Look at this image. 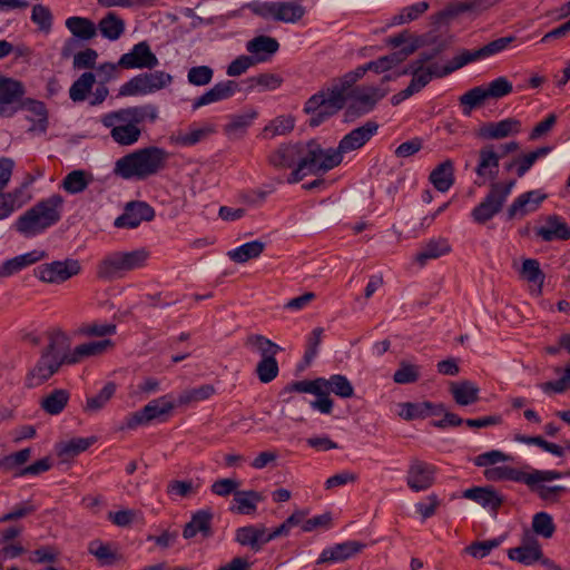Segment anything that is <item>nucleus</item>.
<instances>
[{"label": "nucleus", "instance_id": "59", "mask_svg": "<svg viewBox=\"0 0 570 570\" xmlns=\"http://www.w3.org/2000/svg\"><path fill=\"white\" fill-rule=\"evenodd\" d=\"M521 275L530 284L537 286L535 293L537 295H540L546 276L540 268L539 262L534 258L524 259L522 263Z\"/></svg>", "mask_w": 570, "mask_h": 570}, {"label": "nucleus", "instance_id": "32", "mask_svg": "<svg viewBox=\"0 0 570 570\" xmlns=\"http://www.w3.org/2000/svg\"><path fill=\"white\" fill-rule=\"evenodd\" d=\"M324 90L327 108L330 109L328 112H323L322 116H318L315 121L328 120L332 116L336 115L345 107L348 98L347 91L342 86H340L336 79H334L332 85Z\"/></svg>", "mask_w": 570, "mask_h": 570}, {"label": "nucleus", "instance_id": "14", "mask_svg": "<svg viewBox=\"0 0 570 570\" xmlns=\"http://www.w3.org/2000/svg\"><path fill=\"white\" fill-rule=\"evenodd\" d=\"M438 468L426 461L412 458L406 470V485L413 492L429 490L436 479Z\"/></svg>", "mask_w": 570, "mask_h": 570}, {"label": "nucleus", "instance_id": "60", "mask_svg": "<svg viewBox=\"0 0 570 570\" xmlns=\"http://www.w3.org/2000/svg\"><path fill=\"white\" fill-rule=\"evenodd\" d=\"M295 120L292 116H278L263 129V137L273 139L276 136L286 135L294 129Z\"/></svg>", "mask_w": 570, "mask_h": 570}, {"label": "nucleus", "instance_id": "52", "mask_svg": "<svg viewBox=\"0 0 570 570\" xmlns=\"http://www.w3.org/2000/svg\"><path fill=\"white\" fill-rule=\"evenodd\" d=\"M91 180V174L82 169H76L67 174L61 186L67 193L75 195L82 193L89 186Z\"/></svg>", "mask_w": 570, "mask_h": 570}, {"label": "nucleus", "instance_id": "6", "mask_svg": "<svg viewBox=\"0 0 570 570\" xmlns=\"http://www.w3.org/2000/svg\"><path fill=\"white\" fill-rule=\"evenodd\" d=\"M246 7L263 19H272L284 23H296L305 14V8L296 1H253Z\"/></svg>", "mask_w": 570, "mask_h": 570}, {"label": "nucleus", "instance_id": "4", "mask_svg": "<svg viewBox=\"0 0 570 570\" xmlns=\"http://www.w3.org/2000/svg\"><path fill=\"white\" fill-rule=\"evenodd\" d=\"M148 257L145 248L109 253L99 262L97 277L104 281L122 278L128 272L144 267Z\"/></svg>", "mask_w": 570, "mask_h": 570}, {"label": "nucleus", "instance_id": "40", "mask_svg": "<svg viewBox=\"0 0 570 570\" xmlns=\"http://www.w3.org/2000/svg\"><path fill=\"white\" fill-rule=\"evenodd\" d=\"M65 26L80 41H89L97 36V26L89 18L72 16L67 18Z\"/></svg>", "mask_w": 570, "mask_h": 570}, {"label": "nucleus", "instance_id": "23", "mask_svg": "<svg viewBox=\"0 0 570 570\" xmlns=\"http://www.w3.org/2000/svg\"><path fill=\"white\" fill-rule=\"evenodd\" d=\"M69 337L61 330L52 331L49 334V343L41 352L42 356H48L51 361H57L59 365L72 364L71 352L69 351Z\"/></svg>", "mask_w": 570, "mask_h": 570}, {"label": "nucleus", "instance_id": "49", "mask_svg": "<svg viewBox=\"0 0 570 570\" xmlns=\"http://www.w3.org/2000/svg\"><path fill=\"white\" fill-rule=\"evenodd\" d=\"M122 122H129L137 126L149 119L154 122L157 119V108L154 105H144L121 109Z\"/></svg>", "mask_w": 570, "mask_h": 570}, {"label": "nucleus", "instance_id": "11", "mask_svg": "<svg viewBox=\"0 0 570 570\" xmlns=\"http://www.w3.org/2000/svg\"><path fill=\"white\" fill-rule=\"evenodd\" d=\"M451 69L448 63L440 65L439 62H432L428 66L419 63L413 60L406 68H404L400 75H411L412 79L409 86L414 92L421 91L433 78H443L451 75Z\"/></svg>", "mask_w": 570, "mask_h": 570}, {"label": "nucleus", "instance_id": "25", "mask_svg": "<svg viewBox=\"0 0 570 570\" xmlns=\"http://www.w3.org/2000/svg\"><path fill=\"white\" fill-rule=\"evenodd\" d=\"M238 90V83L234 80L217 82L213 88L194 100L193 109L196 110L203 106L226 100L233 97Z\"/></svg>", "mask_w": 570, "mask_h": 570}, {"label": "nucleus", "instance_id": "38", "mask_svg": "<svg viewBox=\"0 0 570 570\" xmlns=\"http://www.w3.org/2000/svg\"><path fill=\"white\" fill-rule=\"evenodd\" d=\"M450 392L458 405L466 406L479 401L480 389L475 383L469 380L452 382Z\"/></svg>", "mask_w": 570, "mask_h": 570}, {"label": "nucleus", "instance_id": "29", "mask_svg": "<svg viewBox=\"0 0 570 570\" xmlns=\"http://www.w3.org/2000/svg\"><path fill=\"white\" fill-rule=\"evenodd\" d=\"M46 257L47 253L45 250L35 249L22 255H18L13 258L7 259L0 265V278L9 277L13 274H17L23 268L32 264H36Z\"/></svg>", "mask_w": 570, "mask_h": 570}, {"label": "nucleus", "instance_id": "30", "mask_svg": "<svg viewBox=\"0 0 570 570\" xmlns=\"http://www.w3.org/2000/svg\"><path fill=\"white\" fill-rule=\"evenodd\" d=\"M30 199L26 185H21L10 191L0 193V220L10 217Z\"/></svg>", "mask_w": 570, "mask_h": 570}, {"label": "nucleus", "instance_id": "61", "mask_svg": "<svg viewBox=\"0 0 570 570\" xmlns=\"http://www.w3.org/2000/svg\"><path fill=\"white\" fill-rule=\"evenodd\" d=\"M216 390L214 385L203 384L180 393L177 399V403L178 405H187L189 403L205 401L213 396Z\"/></svg>", "mask_w": 570, "mask_h": 570}, {"label": "nucleus", "instance_id": "62", "mask_svg": "<svg viewBox=\"0 0 570 570\" xmlns=\"http://www.w3.org/2000/svg\"><path fill=\"white\" fill-rule=\"evenodd\" d=\"M88 551L90 554L95 556L102 566H111L118 559L117 552L111 549V546L100 540L91 541Z\"/></svg>", "mask_w": 570, "mask_h": 570}, {"label": "nucleus", "instance_id": "24", "mask_svg": "<svg viewBox=\"0 0 570 570\" xmlns=\"http://www.w3.org/2000/svg\"><path fill=\"white\" fill-rule=\"evenodd\" d=\"M303 154V144H283L268 156V163L276 169L297 166Z\"/></svg>", "mask_w": 570, "mask_h": 570}, {"label": "nucleus", "instance_id": "46", "mask_svg": "<svg viewBox=\"0 0 570 570\" xmlns=\"http://www.w3.org/2000/svg\"><path fill=\"white\" fill-rule=\"evenodd\" d=\"M125 21L115 12H108L97 24L101 36L110 41L118 40L125 32Z\"/></svg>", "mask_w": 570, "mask_h": 570}, {"label": "nucleus", "instance_id": "16", "mask_svg": "<svg viewBox=\"0 0 570 570\" xmlns=\"http://www.w3.org/2000/svg\"><path fill=\"white\" fill-rule=\"evenodd\" d=\"M379 130V124L374 120H367L364 125L351 130L340 140L336 150L343 157L344 154L357 150L365 146Z\"/></svg>", "mask_w": 570, "mask_h": 570}, {"label": "nucleus", "instance_id": "5", "mask_svg": "<svg viewBox=\"0 0 570 570\" xmlns=\"http://www.w3.org/2000/svg\"><path fill=\"white\" fill-rule=\"evenodd\" d=\"M517 180L492 181L484 198L471 210L474 223L484 225L498 215L510 196Z\"/></svg>", "mask_w": 570, "mask_h": 570}, {"label": "nucleus", "instance_id": "53", "mask_svg": "<svg viewBox=\"0 0 570 570\" xmlns=\"http://www.w3.org/2000/svg\"><path fill=\"white\" fill-rule=\"evenodd\" d=\"M96 82V77L92 72H83L69 88V97L73 102L85 101Z\"/></svg>", "mask_w": 570, "mask_h": 570}, {"label": "nucleus", "instance_id": "8", "mask_svg": "<svg viewBox=\"0 0 570 570\" xmlns=\"http://www.w3.org/2000/svg\"><path fill=\"white\" fill-rule=\"evenodd\" d=\"M387 94L389 89L374 86L355 88L350 95L351 102L345 110V119L352 121L370 114Z\"/></svg>", "mask_w": 570, "mask_h": 570}, {"label": "nucleus", "instance_id": "20", "mask_svg": "<svg viewBox=\"0 0 570 570\" xmlns=\"http://www.w3.org/2000/svg\"><path fill=\"white\" fill-rule=\"evenodd\" d=\"M522 130V124L519 119L509 117L500 121H490L483 124L478 136L482 139L494 140L515 136Z\"/></svg>", "mask_w": 570, "mask_h": 570}, {"label": "nucleus", "instance_id": "17", "mask_svg": "<svg viewBox=\"0 0 570 570\" xmlns=\"http://www.w3.org/2000/svg\"><path fill=\"white\" fill-rule=\"evenodd\" d=\"M158 63V58L146 41L136 43L129 52L124 53L118 60V66L124 69H153Z\"/></svg>", "mask_w": 570, "mask_h": 570}, {"label": "nucleus", "instance_id": "2", "mask_svg": "<svg viewBox=\"0 0 570 570\" xmlns=\"http://www.w3.org/2000/svg\"><path fill=\"white\" fill-rule=\"evenodd\" d=\"M343 160L336 148L324 149L316 139L303 144V154L298 165L287 177L288 184L301 181L306 175L325 174L337 167Z\"/></svg>", "mask_w": 570, "mask_h": 570}, {"label": "nucleus", "instance_id": "55", "mask_svg": "<svg viewBox=\"0 0 570 570\" xmlns=\"http://www.w3.org/2000/svg\"><path fill=\"white\" fill-rule=\"evenodd\" d=\"M116 389L117 386L114 382L106 383L98 394L87 397L83 411L86 413H96L104 409L115 395Z\"/></svg>", "mask_w": 570, "mask_h": 570}, {"label": "nucleus", "instance_id": "28", "mask_svg": "<svg viewBox=\"0 0 570 570\" xmlns=\"http://www.w3.org/2000/svg\"><path fill=\"white\" fill-rule=\"evenodd\" d=\"M214 513L208 509H202L193 513L191 519L185 524L183 530V537L185 539H191L197 533H200L204 538L213 535L212 522Z\"/></svg>", "mask_w": 570, "mask_h": 570}, {"label": "nucleus", "instance_id": "19", "mask_svg": "<svg viewBox=\"0 0 570 570\" xmlns=\"http://www.w3.org/2000/svg\"><path fill=\"white\" fill-rule=\"evenodd\" d=\"M546 198L547 194H543L538 189L529 190L519 195L507 208L505 219L510 222L515 218H522L529 213L535 212Z\"/></svg>", "mask_w": 570, "mask_h": 570}, {"label": "nucleus", "instance_id": "10", "mask_svg": "<svg viewBox=\"0 0 570 570\" xmlns=\"http://www.w3.org/2000/svg\"><path fill=\"white\" fill-rule=\"evenodd\" d=\"M175 407L169 395H164L150 401L141 410L130 413L126 417L125 426L134 430L139 425H146L154 420L165 421L164 416L168 415Z\"/></svg>", "mask_w": 570, "mask_h": 570}, {"label": "nucleus", "instance_id": "15", "mask_svg": "<svg viewBox=\"0 0 570 570\" xmlns=\"http://www.w3.org/2000/svg\"><path fill=\"white\" fill-rule=\"evenodd\" d=\"M26 90L21 81L0 75V117H12Z\"/></svg>", "mask_w": 570, "mask_h": 570}, {"label": "nucleus", "instance_id": "51", "mask_svg": "<svg viewBox=\"0 0 570 570\" xmlns=\"http://www.w3.org/2000/svg\"><path fill=\"white\" fill-rule=\"evenodd\" d=\"M257 111L255 109H248L245 112L238 115H230L229 122L225 125L224 131L226 135H243L252 122L257 118Z\"/></svg>", "mask_w": 570, "mask_h": 570}, {"label": "nucleus", "instance_id": "9", "mask_svg": "<svg viewBox=\"0 0 570 570\" xmlns=\"http://www.w3.org/2000/svg\"><path fill=\"white\" fill-rule=\"evenodd\" d=\"M173 81V77L161 70L145 72L132 77L119 88V96H139L158 91Z\"/></svg>", "mask_w": 570, "mask_h": 570}, {"label": "nucleus", "instance_id": "31", "mask_svg": "<svg viewBox=\"0 0 570 570\" xmlns=\"http://www.w3.org/2000/svg\"><path fill=\"white\" fill-rule=\"evenodd\" d=\"M417 46L415 43H410L407 46L402 47L400 50L391 52L386 56L380 57L376 60L367 62V67L371 68V71L376 73L385 72L396 67L401 62H403L409 56H411Z\"/></svg>", "mask_w": 570, "mask_h": 570}, {"label": "nucleus", "instance_id": "18", "mask_svg": "<svg viewBox=\"0 0 570 570\" xmlns=\"http://www.w3.org/2000/svg\"><path fill=\"white\" fill-rule=\"evenodd\" d=\"M155 217L154 208L145 202H130L124 213L115 219L117 228H137L142 222H150Z\"/></svg>", "mask_w": 570, "mask_h": 570}, {"label": "nucleus", "instance_id": "64", "mask_svg": "<svg viewBox=\"0 0 570 570\" xmlns=\"http://www.w3.org/2000/svg\"><path fill=\"white\" fill-rule=\"evenodd\" d=\"M19 110H27L37 117V122L42 130L47 129L48 126V111L46 105L42 101L35 100L31 98L21 99L18 104Z\"/></svg>", "mask_w": 570, "mask_h": 570}, {"label": "nucleus", "instance_id": "45", "mask_svg": "<svg viewBox=\"0 0 570 570\" xmlns=\"http://www.w3.org/2000/svg\"><path fill=\"white\" fill-rule=\"evenodd\" d=\"M325 383L324 377H317L315 380H303V381H295L289 384H287L282 391L281 396L283 397V401L286 403H289L294 400V397L291 395L293 392L298 393H311V394H320L322 384Z\"/></svg>", "mask_w": 570, "mask_h": 570}, {"label": "nucleus", "instance_id": "39", "mask_svg": "<svg viewBox=\"0 0 570 570\" xmlns=\"http://www.w3.org/2000/svg\"><path fill=\"white\" fill-rule=\"evenodd\" d=\"M248 52L256 55L255 62L266 61L279 49V43L275 38L268 36H257L246 43Z\"/></svg>", "mask_w": 570, "mask_h": 570}, {"label": "nucleus", "instance_id": "42", "mask_svg": "<svg viewBox=\"0 0 570 570\" xmlns=\"http://www.w3.org/2000/svg\"><path fill=\"white\" fill-rule=\"evenodd\" d=\"M70 392L65 389H55L40 400V407L49 415H59L68 405Z\"/></svg>", "mask_w": 570, "mask_h": 570}, {"label": "nucleus", "instance_id": "58", "mask_svg": "<svg viewBox=\"0 0 570 570\" xmlns=\"http://www.w3.org/2000/svg\"><path fill=\"white\" fill-rule=\"evenodd\" d=\"M140 134V129L134 124L129 122H119V125L114 126L110 131L112 139L121 146H129L135 144L138 141Z\"/></svg>", "mask_w": 570, "mask_h": 570}, {"label": "nucleus", "instance_id": "34", "mask_svg": "<svg viewBox=\"0 0 570 570\" xmlns=\"http://www.w3.org/2000/svg\"><path fill=\"white\" fill-rule=\"evenodd\" d=\"M529 472L509 465L488 468L483 471L485 480L491 482L513 481L522 484H530L531 479L527 478Z\"/></svg>", "mask_w": 570, "mask_h": 570}, {"label": "nucleus", "instance_id": "43", "mask_svg": "<svg viewBox=\"0 0 570 570\" xmlns=\"http://www.w3.org/2000/svg\"><path fill=\"white\" fill-rule=\"evenodd\" d=\"M112 346L114 342L110 338H104L101 341H92L77 345L71 351V362L72 364H77L87 357L101 355Z\"/></svg>", "mask_w": 570, "mask_h": 570}, {"label": "nucleus", "instance_id": "12", "mask_svg": "<svg viewBox=\"0 0 570 570\" xmlns=\"http://www.w3.org/2000/svg\"><path fill=\"white\" fill-rule=\"evenodd\" d=\"M514 39L515 38L512 36L501 37L475 50L463 49L448 62L451 72L456 71L470 62L481 60L503 51L511 42L514 41Z\"/></svg>", "mask_w": 570, "mask_h": 570}, {"label": "nucleus", "instance_id": "54", "mask_svg": "<svg viewBox=\"0 0 570 570\" xmlns=\"http://www.w3.org/2000/svg\"><path fill=\"white\" fill-rule=\"evenodd\" d=\"M214 132V127L208 125L202 128H193L189 132H178L170 137L171 142L180 147H191Z\"/></svg>", "mask_w": 570, "mask_h": 570}, {"label": "nucleus", "instance_id": "26", "mask_svg": "<svg viewBox=\"0 0 570 570\" xmlns=\"http://www.w3.org/2000/svg\"><path fill=\"white\" fill-rule=\"evenodd\" d=\"M60 367L61 365L57 361H51L48 356L40 355L36 365L27 374L24 385L28 389L40 386L56 374Z\"/></svg>", "mask_w": 570, "mask_h": 570}, {"label": "nucleus", "instance_id": "35", "mask_svg": "<svg viewBox=\"0 0 570 570\" xmlns=\"http://www.w3.org/2000/svg\"><path fill=\"white\" fill-rule=\"evenodd\" d=\"M264 534V525H245L236 529L235 541L243 547H249L254 552H258L265 544Z\"/></svg>", "mask_w": 570, "mask_h": 570}, {"label": "nucleus", "instance_id": "37", "mask_svg": "<svg viewBox=\"0 0 570 570\" xmlns=\"http://www.w3.org/2000/svg\"><path fill=\"white\" fill-rule=\"evenodd\" d=\"M263 495L254 490L236 491L233 498L230 511L238 514H253L257 510V504L263 501Z\"/></svg>", "mask_w": 570, "mask_h": 570}, {"label": "nucleus", "instance_id": "47", "mask_svg": "<svg viewBox=\"0 0 570 570\" xmlns=\"http://www.w3.org/2000/svg\"><path fill=\"white\" fill-rule=\"evenodd\" d=\"M327 102L325 98V90H320L313 96H311L305 105H304V112L307 115H311V118L308 119V125L312 128L318 127L326 120H320L315 121L318 116H322L323 112H328Z\"/></svg>", "mask_w": 570, "mask_h": 570}, {"label": "nucleus", "instance_id": "56", "mask_svg": "<svg viewBox=\"0 0 570 570\" xmlns=\"http://www.w3.org/2000/svg\"><path fill=\"white\" fill-rule=\"evenodd\" d=\"M245 345L256 350L261 354L262 358L275 357V355L282 351L279 345L261 334L248 335Z\"/></svg>", "mask_w": 570, "mask_h": 570}, {"label": "nucleus", "instance_id": "21", "mask_svg": "<svg viewBox=\"0 0 570 570\" xmlns=\"http://www.w3.org/2000/svg\"><path fill=\"white\" fill-rule=\"evenodd\" d=\"M364 548V543L354 540L336 543L321 552L316 564L344 562L360 553Z\"/></svg>", "mask_w": 570, "mask_h": 570}, {"label": "nucleus", "instance_id": "27", "mask_svg": "<svg viewBox=\"0 0 570 570\" xmlns=\"http://www.w3.org/2000/svg\"><path fill=\"white\" fill-rule=\"evenodd\" d=\"M535 235L543 242L570 239V227L559 215H549L546 225L535 229Z\"/></svg>", "mask_w": 570, "mask_h": 570}, {"label": "nucleus", "instance_id": "50", "mask_svg": "<svg viewBox=\"0 0 570 570\" xmlns=\"http://www.w3.org/2000/svg\"><path fill=\"white\" fill-rule=\"evenodd\" d=\"M487 100H489V98L484 90V86L473 87L459 98L462 114L464 116H470L474 109L483 106Z\"/></svg>", "mask_w": 570, "mask_h": 570}, {"label": "nucleus", "instance_id": "36", "mask_svg": "<svg viewBox=\"0 0 570 570\" xmlns=\"http://www.w3.org/2000/svg\"><path fill=\"white\" fill-rule=\"evenodd\" d=\"M508 557L512 561L520 562L524 566H531L541 559L542 549L538 540L532 538L520 547L509 549Z\"/></svg>", "mask_w": 570, "mask_h": 570}, {"label": "nucleus", "instance_id": "3", "mask_svg": "<svg viewBox=\"0 0 570 570\" xmlns=\"http://www.w3.org/2000/svg\"><path fill=\"white\" fill-rule=\"evenodd\" d=\"M167 153L159 147H147L116 161L114 173L124 179H145L165 167Z\"/></svg>", "mask_w": 570, "mask_h": 570}, {"label": "nucleus", "instance_id": "33", "mask_svg": "<svg viewBox=\"0 0 570 570\" xmlns=\"http://www.w3.org/2000/svg\"><path fill=\"white\" fill-rule=\"evenodd\" d=\"M501 155L494 150L493 145H487L479 150V161L475 167V174L479 177L489 176L495 179L498 176L499 161Z\"/></svg>", "mask_w": 570, "mask_h": 570}, {"label": "nucleus", "instance_id": "1", "mask_svg": "<svg viewBox=\"0 0 570 570\" xmlns=\"http://www.w3.org/2000/svg\"><path fill=\"white\" fill-rule=\"evenodd\" d=\"M63 202V197L59 194L41 199L19 216L13 227L24 236H35L42 233L61 219Z\"/></svg>", "mask_w": 570, "mask_h": 570}, {"label": "nucleus", "instance_id": "63", "mask_svg": "<svg viewBox=\"0 0 570 570\" xmlns=\"http://www.w3.org/2000/svg\"><path fill=\"white\" fill-rule=\"evenodd\" d=\"M430 4L426 1L416 2L414 4L407 6L403 8L400 13L395 14L392 20L391 24H404L409 23L411 21L416 20L421 14H423L428 9Z\"/></svg>", "mask_w": 570, "mask_h": 570}, {"label": "nucleus", "instance_id": "13", "mask_svg": "<svg viewBox=\"0 0 570 570\" xmlns=\"http://www.w3.org/2000/svg\"><path fill=\"white\" fill-rule=\"evenodd\" d=\"M80 271L81 266L79 261L66 258L63 261H55L37 266L35 268V275L41 282L60 284L78 275Z\"/></svg>", "mask_w": 570, "mask_h": 570}, {"label": "nucleus", "instance_id": "57", "mask_svg": "<svg viewBox=\"0 0 570 570\" xmlns=\"http://www.w3.org/2000/svg\"><path fill=\"white\" fill-rule=\"evenodd\" d=\"M328 393H334L336 396L348 399L354 395V387L345 375L333 374L330 379H325V383L322 384Z\"/></svg>", "mask_w": 570, "mask_h": 570}, {"label": "nucleus", "instance_id": "7", "mask_svg": "<svg viewBox=\"0 0 570 570\" xmlns=\"http://www.w3.org/2000/svg\"><path fill=\"white\" fill-rule=\"evenodd\" d=\"M525 468L530 470L527 478H530L531 482L525 484L529 490L547 503H558L561 495L567 492V488L563 485H546L543 482L562 479L563 474L557 470H538L530 465H525Z\"/></svg>", "mask_w": 570, "mask_h": 570}, {"label": "nucleus", "instance_id": "48", "mask_svg": "<svg viewBox=\"0 0 570 570\" xmlns=\"http://www.w3.org/2000/svg\"><path fill=\"white\" fill-rule=\"evenodd\" d=\"M265 243L256 239L245 243L227 253L228 257L238 264L257 258L265 249Z\"/></svg>", "mask_w": 570, "mask_h": 570}, {"label": "nucleus", "instance_id": "22", "mask_svg": "<svg viewBox=\"0 0 570 570\" xmlns=\"http://www.w3.org/2000/svg\"><path fill=\"white\" fill-rule=\"evenodd\" d=\"M462 498L474 501L494 514L504 502V497L491 485L469 488L462 492Z\"/></svg>", "mask_w": 570, "mask_h": 570}, {"label": "nucleus", "instance_id": "44", "mask_svg": "<svg viewBox=\"0 0 570 570\" xmlns=\"http://www.w3.org/2000/svg\"><path fill=\"white\" fill-rule=\"evenodd\" d=\"M451 252V246L446 238L430 239L416 254L415 261L421 265H425L430 259H436Z\"/></svg>", "mask_w": 570, "mask_h": 570}, {"label": "nucleus", "instance_id": "41", "mask_svg": "<svg viewBox=\"0 0 570 570\" xmlns=\"http://www.w3.org/2000/svg\"><path fill=\"white\" fill-rule=\"evenodd\" d=\"M434 188L441 193L448 191L454 184V165L451 159L439 164L429 177Z\"/></svg>", "mask_w": 570, "mask_h": 570}]
</instances>
